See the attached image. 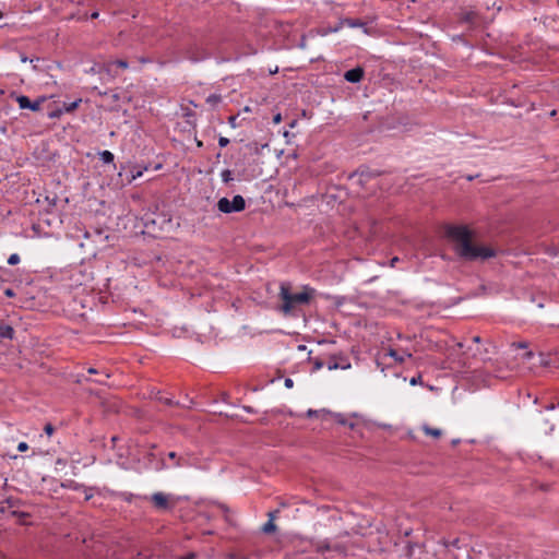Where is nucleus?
Masks as SVG:
<instances>
[{"instance_id": "nucleus-25", "label": "nucleus", "mask_w": 559, "mask_h": 559, "mask_svg": "<svg viewBox=\"0 0 559 559\" xmlns=\"http://www.w3.org/2000/svg\"><path fill=\"white\" fill-rule=\"evenodd\" d=\"M389 355H390L391 357H393L396 361L401 362V364H402V362H404V360H405V357H404V356H400V355L397 354V352H396V350H394V349H390V350H389Z\"/></svg>"}, {"instance_id": "nucleus-27", "label": "nucleus", "mask_w": 559, "mask_h": 559, "mask_svg": "<svg viewBox=\"0 0 559 559\" xmlns=\"http://www.w3.org/2000/svg\"><path fill=\"white\" fill-rule=\"evenodd\" d=\"M20 262V255L17 253H13L9 257L8 263L10 265H16Z\"/></svg>"}, {"instance_id": "nucleus-12", "label": "nucleus", "mask_w": 559, "mask_h": 559, "mask_svg": "<svg viewBox=\"0 0 559 559\" xmlns=\"http://www.w3.org/2000/svg\"><path fill=\"white\" fill-rule=\"evenodd\" d=\"M14 329L9 324H0V338L1 340H13Z\"/></svg>"}, {"instance_id": "nucleus-42", "label": "nucleus", "mask_w": 559, "mask_h": 559, "mask_svg": "<svg viewBox=\"0 0 559 559\" xmlns=\"http://www.w3.org/2000/svg\"><path fill=\"white\" fill-rule=\"evenodd\" d=\"M281 121H282V116H281V114H277V115H275V116L273 117V122H274V123H276V124H277V123H280Z\"/></svg>"}, {"instance_id": "nucleus-40", "label": "nucleus", "mask_w": 559, "mask_h": 559, "mask_svg": "<svg viewBox=\"0 0 559 559\" xmlns=\"http://www.w3.org/2000/svg\"><path fill=\"white\" fill-rule=\"evenodd\" d=\"M320 413V411H314V409H309L307 412V416L308 417H313V416H318V414Z\"/></svg>"}, {"instance_id": "nucleus-34", "label": "nucleus", "mask_w": 559, "mask_h": 559, "mask_svg": "<svg viewBox=\"0 0 559 559\" xmlns=\"http://www.w3.org/2000/svg\"><path fill=\"white\" fill-rule=\"evenodd\" d=\"M459 542H460V540H459L457 538H455V539H453L452 542H444V543H443V545H444L445 547H449V546L459 547Z\"/></svg>"}, {"instance_id": "nucleus-6", "label": "nucleus", "mask_w": 559, "mask_h": 559, "mask_svg": "<svg viewBox=\"0 0 559 559\" xmlns=\"http://www.w3.org/2000/svg\"><path fill=\"white\" fill-rule=\"evenodd\" d=\"M15 100L19 104V107L21 109H29L32 111H38L40 109L41 104L46 100V97L40 96L36 100L32 102L25 95H17Z\"/></svg>"}, {"instance_id": "nucleus-36", "label": "nucleus", "mask_w": 559, "mask_h": 559, "mask_svg": "<svg viewBox=\"0 0 559 559\" xmlns=\"http://www.w3.org/2000/svg\"><path fill=\"white\" fill-rule=\"evenodd\" d=\"M4 295L8 297V298H13L15 296V293L12 288H7L4 290Z\"/></svg>"}, {"instance_id": "nucleus-10", "label": "nucleus", "mask_w": 559, "mask_h": 559, "mask_svg": "<svg viewBox=\"0 0 559 559\" xmlns=\"http://www.w3.org/2000/svg\"><path fill=\"white\" fill-rule=\"evenodd\" d=\"M341 25L348 27H362L365 33H368L367 24L359 19L347 17L341 21Z\"/></svg>"}, {"instance_id": "nucleus-48", "label": "nucleus", "mask_w": 559, "mask_h": 559, "mask_svg": "<svg viewBox=\"0 0 559 559\" xmlns=\"http://www.w3.org/2000/svg\"><path fill=\"white\" fill-rule=\"evenodd\" d=\"M360 176H361V177H364V176H366V177H370V176H372V174H371V173H369V171H367V173L361 171V173H360Z\"/></svg>"}, {"instance_id": "nucleus-7", "label": "nucleus", "mask_w": 559, "mask_h": 559, "mask_svg": "<svg viewBox=\"0 0 559 559\" xmlns=\"http://www.w3.org/2000/svg\"><path fill=\"white\" fill-rule=\"evenodd\" d=\"M326 366L329 370H335V369H348L350 368V362L348 360V357L344 354H335L331 355L326 361Z\"/></svg>"}, {"instance_id": "nucleus-58", "label": "nucleus", "mask_w": 559, "mask_h": 559, "mask_svg": "<svg viewBox=\"0 0 559 559\" xmlns=\"http://www.w3.org/2000/svg\"><path fill=\"white\" fill-rule=\"evenodd\" d=\"M2 17H3V14H2V12L0 11V19H2Z\"/></svg>"}, {"instance_id": "nucleus-53", "label": "nucleus", "mask_w": 559, "mask_h": 559, "mask_svg": "<svg viewBox=\"0 0 559 559\" xmlns=\"http://www.w3.org/2000/svg\"><path fill=\"white\" fill-rule=\"evenodd\" d=\"M197 145H198L199 147H202V146H203V142L198 140V141H197Z\"/></svg>"}, {"instance_id": "nucleus-1", "label": "nucleus", "mask_w": 559, "mask_h": 559, "mask_svg": "<svg viewBox=\"0 0 559 559\" xmlns=\"http://www.w3.org/2000/svg\"><path fill=\"white\" fill-rule=\"evenodd\" d=\"M444 236L453 243L456 255L465 261L487 260L496 257V250L473 242L474 233L466 225L447 224Z\"/></svg>"}, {"instance_id": "nucleus-57", "label": "nucleus", "mask_w": 559, "mask_h": 559, "mask_svg": "<svg viewBox=\"0 0 559 559\" xmlns=\"http://www.w3.org/2000/svg\"><path fill=\"white\" fill-rule=\"evenodd\" d=\"M159 168H162V165H160V164H158V165L155 167V169H159Z\"/></svg>"}, {"instance_id": "nucleus-17", "label": "nucleus", "mask_w": 559, "mask_h": 559, "mask_svg": "<svg viewBox=\"0 0 559 559\" xmlns=\"http://www.w3.org/2000/svg\"><path fill=\"white\" fill-rule=\"evenodd\" d=\"M3 503H5V504H7V507L2 506V507L0 508V511H1V512H5L8 509H11V508H14V507L19 506L20 500H19V499H15V498L10 497V498L5 499V501H4Z\"/></svg>"}, {"instance_id": "nucleus-38", "label": "nucleus", "mask_w": 559, "mask_h": 559, "mask_svg": "<svg viewBox=\"0 0 559 559\" xmlns=\"http://www.w3.org/2000/svg\"><path fill=\"white\" fill-rule=\"evenodd\" d=\"M512 346L516 347V348H526L527 343H525V342L512 343Z\"/></svg>"}, {"instance_id": "nucleus-55", "label": "nucleus", "mask_w": 559, "mask_h": 559, "mask_svg": "<svg viewBox=\"0 0 559 559\" xmlns=\"http://www.w3.org/2000/svg\"><path fill=\"white\" fill-rule=\"evenodd\" d=\"M49 203H56V198H53L52 200H49Z\"/></svg>"}, {"instance_id": "nucleus-41", "label": "nucleus", "mask_w": 559, "mask_h": 559, "mask_svg": "<svg viewBox=\"0 0 559 559\" xmlns=\"http://www.w3.org/2000/svg\"><path fill=\"white\" fill-rule=\"evenodd\" d=\"M122 498H123L124 501L131 502L132 498H133V495L132 493H123Z\"/></svg>"}, {"instance_id": "nucleus-20", "label": "nucleus", "mask_w": 559, "mask_h": 559, "mask_svg": "<svg viewBox=\"0 0 559 559\" xmlns=\"http://www.w3.org/2000/svg\"><path fill=\"white\" fill-rule=\"evenodd\" d=\"M114 64L119 67V68H121V69H128V67H129V63H128L127 60L118 59V60L109 62L107 64V71H110V67L114 66Z\"/></svg>"}, {"instance_id": "nucleus-14", "label": "nucleus", "mask_w": 559, "mask_h": 559, "mask_svg": "<svg viewBox=\"0 0 559 559\" xmlns=\"http://www.w3.org/2000/svg\"><path fill=\"white\" fill-rule=\"evenodd\" d=\"M423 430L427 436H431L433 438H440L442 435V431L438 428H432L428 425L423 426Z\"/></svg>"}, {"instance_id": "nucleus-26", "label": "nucleus", "mask_w": 559, "mask_h": 559, "mask_svg": "<svg viewBox=\"0 0 559 559\" xmlns=\"http://www.w3.org/2000/svg\"><path fill=\"white\" fill-rule=\"evenodd\" d=\"M80 103H81V99H76V100L72 102L71 104H69V105H64L66 106V111H68V112L73 111L74 109L78 108Z\"/></svg>"}, {"instance_id": "nucleus-44", "label": "nucleus", "mask_w": 559, "mask_h": 559, "mask_svg": "<svg viewBox=\"0 0 559 559\" xmlns=\"http://www.w3.org/2000/svg\"><path fill=\"white\" fill-rule=\"evenodd\" d=\"M105 379L106 378H104V376L103 377H98V379H96L95 382L98 383V384H106V380Z\"/></svg>"}, {"instance_id": "nucleus-4", "label": "nucleus", "mask_w": 559, "mask_h": 559, "mask_svg": "<svg viewBox=\"0 0 559 559\" xmlns=\"http://www.w3.org/2000/svg\"><path fill=\"white\" fill-rule=\"evenodd\" d=\"M402 554L407 559H431V555L425 550L424 545L408 540L402 547Z\"/></svg>"}, {"instance_id": "nucleus-56", "label": "nucleus", "mask_w": 559, "mask_h": 559, "mask_svg": "<svg viewBox=\"0 0 559 559\" xmlns=\"http://www.w3.org/2000/svg\"><path fill=\"white\" fill-rule=\"evenodd\" d=\"M49 203H56V198H53L52 200H49Z\"/></svg>"}, {"instance_id": "nucleus-52", "label": "nucleus", "mask_w": 559, "mask_h": 559, "mask_svg": "<svg viewBox=\"0 0 559 559\" xmlns=\"http://www.w3.org/2000/svg\"><path fill=\"white\" fill-rule=\"evenodd\" d=\"M243 409L251 413L252 412V408L250 406H243Z\"/></svg>"}, {"instance_id": "nucleus-2", "label": "nucleus", "mask_w": 559, "mask_h": 559, "mask_svg": "<svg viewBox=\"0 0 559 559\" xmlns=\"http://www.w3.org/2000/svg\"><path fill=\"white\" fill-rule=\"evenodd\" d=\"M316 296V289L309 285L302 286V292L293 293L292 284L283 282L280 286L278 299L281 304L276 306V310L285 317L297 316V309L300 306L309 305Z\"/></svg>"}, {"instance_id": "nucleus-31", "label": "nucleus", "mask_w": 559, "mask_h": 559, "mask_svg": "<svg viewBox=\"0 0 559 559\" xmlns=\"http://www.w3.org/2000/svg\"><path fill=\"white\" fill-rule=\"evenodd\" d=\"M542 364H543V365H545V366L559 367V365L557 364V359H556V357H555V358H551V357H550V358H549L548 360H546V361H544V360H543V361H542Z\"/></svg>"}, {"instance_id": "nucleus-35", "label": "nucleus", "mask_w": 559, "mask_h": 559, "mask_svg": "<svg viewBox=\"0 0 559 559\" xmlns=\"http://www.w3.org/2000/svg\"><path fill=\"white\" fill-rule=\"evenodd\" d=\"M28 449V444L26 442H20L17 445V450L20 452H25Z\"/></svg>"}, {"instance_id": "nucleus-21", "label": "nucleus", "mask_w": 559, "mask_h": 559, "mask_svg": "<svg viewBox=\"0 0 559 559\" xmlns=\"http://www.w3.org/2000/svg\"><path fill=\"white\" fill-rule=\"evenodd\" d=\"M334 417L338 424L344 426L348 425L350 429H354L356 426L354 423H348L342 414H335Z\"/></svg>"}, {"instance_id": "nucleus-15", "label": "nucleus", "mask_w": 559, "mask_h": 559, "mask_svg": "<svg viewBox=\"0 0 559 559\" xmlns=\"http://www.w3.org/2000/svg\"><path fill=\"white\" fill-rule=\"evenodd\" d=\"M205 102L211 107H216L222 102V96L219 94H211L206 97Z\"/></svg>"}, {"instance_id": "nucleus-29", "label": "nucleus", "mask_w": 559, "mask_h": 559, "mask_svg": "<svg viewBox=\"0 0 559 559\" xmlns=\"http://www.w3.org/2000/svg\"><path fill=\"white\" fill-rule=\"evenodd\" d=\"M144 170H147V166L143 167L142 169H138L136 171H133L132 173V176H131V179L129 180V182H131L132 180L141 177L143 175V171Z\"/></svg>"}, {"instance_id": "nucleus-51", "label": "nucleus", "mask_w": 559, "mask_h": 559, "mask_svg": "<svg viewBox=\"0 0 559 559\" xmlns=\"http://www.w3.org/2000/svg\"><path fill=\"white\" fill-rule=\"evenodd\" d=\"M98 17V12H93L91 14V19H97Z\"/></svg>"}, {"instance_id": "nucleus-18", "label": "nucleus", "mask_w": 559, "mask_h": 559, "mask_svg": "<svg viewBox=\"0 0 559 559\" xmlns=\"http://www.w3.org/2000/svg\"><path fill=\"white\" fill-rule=\"evenodd\" d=\"M261 530L264 534H273L276 532L277 527L274 522H272V519H269V521L263 524Z\"/></svg>"}, {"instance_id": "nucleus-5", "label": "nucleus", "mask_w": 559, "mask_h": 559, "mask_svg": "<svg viewBox=\"0 0 559 559\" xmlns=\"http://www.w3.org/2000/svg\"><path fill=\"white\" fill-rule=\"evenodd\" d=\"M457 21L461 24H466L469 28H474L479 21V13L475 10L461 9L457 13Z\"/></svg>"}, {"instance_id": "nucleus-39", "label": "nucleus", "mask_w": 559, "mask_h": 559, "mask_svg": "<svg viewBox=\"0 0 559 559\" xmlns=\"http://www.w3.org/2000/svg\"><path fill=\"white\" fill-rule=\"evenodd\" d=\"M284 383H285V386L288 389L293 388V385H294V381L290 378H286Z\"/></svg>"}, {"instance_id": "nucleus-22", "label": "nucleus", "mask_w": 559, "mask_h": 559, "mask_svg": "<svg viewBox=\"0 0 559 559\" xmlns=\"http://www.w3.org/2000/svg\"><path fill=\"white\" fill-rule=\"evenodd\" d=\"M11 515H12V516L17 518V522H19L20 524H24V521H23V520H24L25 518L29 516V514H28V513H26V512H21V511H12V512H11Z\"/></svg>"}, {"instance_id": "nucleus-60", "label": "nucleus", "mask_w": 559, "mask_h": 559, "mask_svg": "<svg viewBox=\"0 0 559 559\" xmlns=\"http://www.w3.org/2000/svg\"><path fill=\"white\" fill-rule=\"evenodd\" d=\"M558 406H559V402H558Z\"/></svg>"}, {"instance_id": "nucleus-8", "label": "nucleus", "mask_w": 559, "mask_h": 559, "mask_svg": "<svg viewBox=\"0 0 559 559\" xmlns=\"http://www.w3.org/2000/svg\"><path fill=\"white\" fill-rule=\"evenodd\" d=\"M151 500L157 510H168L170 508L168 496L164 492L153 493Z\"/></svg>"}, {"instance_id": "nucleus-16", "label": "nucleus", "mask_w": 559, "mask_h": 559, "mask_svg": "<svg viewBox=\"0 0 559 559\" xmlns=\"http://www.w3.org/2000/svg\"><path fill=\"white\" fill-rule=\"evenodd\" d=\"M98 155L99 158L106 164H112L115 160V155L110 151H102Z\"/></svg>"}, {"instance_id": "nucleus-30", "label": "nucleus", "mask_w": 559, "mask_h": 559, "mask_svg": "<svg viewBox=\"0 0 559 559\" xmlns=\"http://www.w3.org/2000/svg\"><path fill=\"white\" fill-rule=\"evenodd\" d=\"M87 372H88L90 374H102V376H104V378H109V374H108L107 372H105V371H99V370H97V369H95V368H92V367L87 369Z\"/></svg>"}, {"instance_id": "nucleus-54", "label": "nucleus", "mask_w": 559, "mask_h": 559, "mask_svg": "<svg viewBox=\"0 0 559 559\" xmlns=\"http://www.w3.org/2000/svg\"><path fill=\"white\" fill-rule=\"evenodd\" d=\"M92 498V495H86L85 500H90Z\"/></svg>"}, {"instance_id": "nucleus-46", "label": "nucleus", "mask_w": 559, "mask_h": 559, "mask_svg": "<svg viewBox=\"0 0 559 559\" xmlns=\"http://www.w3.org/2000/svg\"><path fill=\"white\" fill-rule=\"evenodd\" d=\"M472 341L474 343H480L481 338H480V336L476 335V336H473Z\"/></svg>"}, {"instance_id": "nucleus-50", "label": "nucleus", "mask_w": 559, "mask_h": 559, "mask_svg": "<svg viewBox=\"0 0 559 559\" xmlns=\"http://www.w3.org/2000/svg\"><path fill=\"white\" fill-rule=\"evenodd\" d=\"M532 356H533V353H532V352H527V353H525V355H524V357H525L526 359H531V358H532Z\"/></svg>"}, {"instance_id": "nucleus-19", "label": "nucleus", "mask_w": 559, "mask_h": 559, "mask_svg": "<svg viewBox=\"0 0 559 559\" xmlns=\"http://www.w3.org/2000/svg\"><path fill=\"white\" fill-rule=\"evenodd\" d=\"M156 400L159 401L160 403L167 405V406H178L179 405V402H175L173 399L170 397H165L160 394V392L157 393V396H156Z\"/></svg>"}, {"instance_id": "nucleus-49", "label": "nucleus", "mask_w": 559, "mask_h": 559, "mask_svg": "<svg viewBox=\"0 0 559 559\" xmlns=\"http://www.w3.org/2000/svg\"><path fill=\"white\" fill-rule=\"evenodd\" d=\"M399 261V258L397 257H394L392 260H391V265L394 266L396 264V262Z\"/></svg>"}, {"instance_id": "nucleus-13", "label": "nucleus", "mask_w": 559, "mask_h": 559, "mask_svg": "<svg viewBox=\"0 0 559 559\" xmlns=\"http://www.w3.org/2000/svg\"><path fill=\"white\" fill-rule=\"evenodd\" d=\"M168 459L174 461V465L177 467L188 466L189 462L187 459L182 456H178L176 452H169L167 454Z\"/></svg>"}, {"instance_id": "nucleus-28", "label": "nucleus", "mask_w": 559, "mask_h": 559, "mask_svg": "<svg viewBox=\"0 0 559 559\" xmlns=\"http://www.w3.org/2000/svg\"><path fill=\"white\" fill-rule=\"evenodd\" d=\"M238 120V115H233V116H229L228 117V123L231 128H237L239 127V123L237 122Z\"/></svg>"}, {"instance_id": "nucleus-33", "label": "nucleus", "mask_w": 559, "mask_h": 559, "mask_svg": "<svg viewBox=\"0 0 559 559\" xmlns=\"http://www.w3.org/2000/svg\"><path fill=\"white\" fill-rule=\"evenodd\" d=\"M44 431L48 436H51L53 433V431H55V427L51 424H46L45 427H44Z\"/></svg>"}, {"instance_id": "nucleus-43", "label": "nucleus", "mask_w": 559, "mask_h": 559, "mask_svg": "<svg viewBox=\"0 0 559 559\" xmlns=\"http://www.w3.org/2000/svg\"><path fill=\"white\" fill-rule=\"evenodd\" d=\"M194 558H195V554L189 552L186 556L181 557L180 559H194Z\"/></svg>"}, {"instance_id": "nucleus-23", "label": "nucleus", "mask_w": 559, "mask_h": 559, "mask_svg": "<svg viewBox=\"0 0 559 559\" xmlns=\"http://www.w3.org/2000/svg\"><path fill=\"white\" fill-rule=\"evenodd\" d=\"M222 179L225 183H228L229 181H231L234 178H233V173L231 170L229 169H224L222 171Z\"/></svg>"}, {"instance_id": "nucleus-9", "label": "nucleus", "mask_w": 559, "mask_h": 559, "mask_svg": "<svg viewBox=\"0 0 559 559\" xmlns=\"http://www.w3.org/2000/svg\"><path fill=\"white\" fill-rule=\"evenodd\" d=\"M365 76V70L362 67H356L344 73V79L349 83H359Z\"/></svg>"}, {"instance_id": "nucleus-59", "label": "nucleus", "mask_w": 559, "mask_h": 559, "mask_svg": "<svg viewBox=\"0 0 559 559\" xmlns=\"http://www.w3.org/2000/svg\"><path fill=\"white\" fill-rule=\"evenodd\" d=\"M3 282L2 277L0 276V283Z\"/></svg>"}, {"instance_id": "nucleus-32", "label": "nucleus", "mask_w": 559, "mask_h": 559, "mask_svg": "<svg viewBox=\"0 0 559 559\" xmlns=\"http://www.w3.org/2000/svg\"><path fill=\"white\" fill-rule=\"evenodd\" d=\"M229 144V139L225 138V136H219L218 139V145L221 147H226L227 145Z\"/></svg>"}, {"instance_id": "nucleus-24", "label": "nucleus", "mask_w": 559, "mask_h": 559, "mask_svg": "<svg viewBox=\"0 0 559 559\" xmlns=\"http://www.w3.org/2000/svg\"><path fill=\"white\" fill-rule=\"evenodd\" d=\"M324 365H326V362H324L321 358L313 359V370L314 371L320 370L321 368L324 367Z\"/></svg>"}, {"instance_id": "nucleus-45", "label": "nucleus", "mask_w": 559, "mask_h": 559, "mask_svg": "<svg viewBox=\"0 0 559 559\" xmlns=\"http://www.w3.org/2000/svg\"><path fill=\"white\" fill-rule=\"evenodd\" d=\"M555 407H556V406H555V404H554V403H550V404H547V405L545 406V409H547V411H551V409H554Z\"/></svg>"}, {"instance_id": "nucleus-47", "label": "nucleus", "mask_w": 559, "mask_h": 559, "mask_svg": "<svg viewBox=\"0 0 559 559\" xmlns=\"http://www.w3.org/2000/svg\"><path fill=\"white\" fill-rule=\"evenodd\" d=\"M418 379H420V377H418V378H412V380H411V384H412V385L417 384Z\"/></svg>"}, {"instance_id": "nucleus-11", "label": "nucleus", "mask_w": 559, "mask_h": 559, "mask_svg": "<svg viewBox=\"0 0 559 559\" xmlns=\"http://www.w3.org/2000/svg\"><path fill=\"white\" fill-rule=\"evenodd\" d=\"M187 57L192 61H200L205 58V53L202 49L191 46L187 49Z\"/></svg>"}, {"instance_id": "nucleus-3", "label": "nucleus", "mask_w": 559, "mask_h": 559, "mask_svg": "<svg viewBox=\"0 0 559 559\" xmlns=\"http://www.w3.org/2000/svg\"><path fill=\"white\" fill-rule=\"evenodd\" d=\"M217 209L225 214L241 212L246 209V200L240 194L235 195L233 200L222 198L217 201Z\"/></svg>"}, {"instance_id": "nucleus-37", "label": "nucleus", "mask_w": 559, "mask_h": 559, "mask_svg": "<svg viewBox=\"0 0 559 559\" xmlns=\"http://www.w3.org/2000/svg\"><path fill=\"white\" fill-rule=\"evenodd\" d=\"M280 513L278 510H274L267 513L269 519H272V522L276 519L277 514Z\"/></svg>"}]
</instances>
